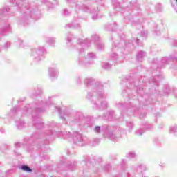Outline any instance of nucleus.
<instances>
[{
	"label": "nucleus",
	"mask_w": 177,
	"mask_h": 177,
	"mask_svg": "<svg viewBox=\"0 0 177 177\" xmlns=\"http://www.w3.org/2000/svg\"><path fill=\"white\" fill-rule=\"evenodd\" d=\"M24 114H27V113H32V119L34 127L37 129H44V132L42 134L43 138L49 143V140H53L56 136L58 138H63L64 139H67V138H71V133L70 132H62L53 131L52 128L57 127V124L55 122H48L46 126L44 125V122L41 120V113L45 111V109L41 107H36L32 109V106L28 104L25 106L24 109L20 110Z\"/></svg>",
	"instance_id": "nucleus-1"
},
{
	"label": "nucleus",
	"mask_w": 177,
	"mask_h": 177,
	"mask_svg": "<svg viewBox=\"0 0 177 177\" xmlns=\"http://www.w3.org/2000/svg\"><path fill=\"white\" fill-rule=\"evenodd\" d=\"M84 85L91 91L88 92L86 99L91 100V103L100 110H104L109 107V103L105 99H107V93L104 92L103 84L100 82H97L92 77L84 79Z\"/></svg>",
	"instance_id": "nucleus-2"
},
{
	"label": "nucleus",
	"mask_w": 177,
	"mask_h": 177,
	"mask_svg": "<svg viewBox=\"0 0 177 177\" xmlns=\"http://www.w3.org/2000/svg\"><path fill=\"white\" fill-rule=\"evenodd\" d=\"M66 44L67 46H73L77 49L79 52V63L80 64H84V66H89L93 64V62L91 60H95L96 59V54L95 53H88L87 55L85 53L87 48H89L91 45V41L88 39L82 40L81 39H75L74 36L69 33L66 37Z\"/></svg>",
	"instance_id": "nucleus-3"
},
{
	"label": "nucleus",
	"mask_w": 177,
	"mask_h": 177,
	"mask_svg": "<svg viewBox=\"0 0 177 177\" xmlns=\"http://www.w3.org/2000/svg\"><path fill=\"white\" fill-rule=\"evenodd\" d=\"M140 39L139 37L133 38L131 40H128L126 41L125 40H121L120 43H115L112 45L111 48V54L110 56L111 63L112 64H115L118 63V60L120 57H118V54L116 52H122L124 50V48L125 46L127 48H133L134 45H140Z\"/></svg>",
	"instance_id": "nucleus-4"
},
{
	"label": "nucleus",
	"mask_w": 177,
	"mask_h": 177,
	"mask_svg": "<svg viewBox=\"0 0 177 177\" xmlns=\"http://www.w3.org/2000/svg\"><path fill=\"white\" fill-rule=\"evenodd\" d=\"M95 133H100L103 132V136L106 139H109L112 142H117L118 140V136L115 134V131L111 130V127L110 126H95L93 129Z\"/></svg>",
	"instance_id": "nucleus-5"
},
{
	"label": "nucleus",
	"mask_w": 177,
	"mask_h": 177,
	"mask_svg": "<svg viewBox=\"0 0 177 177\" xmlns=\"http://www.w3.org/2000/svg\"><path fill=\"white\" fill-rule=\"evenodd\" d=\"M39 11H38V8L35 6H28L24 8L23 18L24 20H30V19H38L39 16H37L39 15Z\"/></svg>",
	"instance_id": "nucleus-6"
},
{
	"label": "nucleus",
	"mask_w": 177,
	"mask_h": 177,
	"mask_svg": "<svg viewBox=\"0 0 177 177\" xmlns=\"http://www.w3.org/2000/svg\"><path fill=\"white\" fill-rule=\"evenodd\" d=\"M45 48L44 47H38L36 48L32 49V57L36 63H39L41 60H44L45 59V57L44 55H45Z\"/></svg>",
	"instance_id": "nucleus-7"
},
{
	"label": "nucleus",
	"mask_w": 177,
	"mask_h": 177,
	"mask_svg": "<svg viewBox=\"0 0 177 177\" xmlns=\"http://www.w3.org/2000/svg\"><path fill=\"white\" fill-rule=\"evenodd\" d=\"M73 122H75V124H78V125H81L82 127L88 125V118H85L84 114H82L81 112H77L76 113L75 119L73 120Z\"/></svg>",
	"instance_id": "nucleus-8"
},
{
	"label": "nucleus",
	"mask_w": 177,
	"mask_h": 177,
	"mask_svg": "<svg viewBox=\"0 0 177 177\" xmlns=\"http://www.w3.org/2000/svg\"><path fill=\"white\" fill-rule=\"evenodd\" d=\"M73 143L75 145H77V146H84V145H86V140L82 137V135L77 131L73 132Z\"/></svg>",
	"instance_id": "nucleus-9"
},
{
	"label": "nucleus",
	"mask_w": 177,
	"mask_h": 177,
	"mask_svg": "<svg viewBox=\"0 0 177 177\" xmlns=\"http://www.w3.org/2000/svg\"><path fill=\"white\" fill-rule=\"evenodd\" d=\"M53 102H54L53 97H49L48 100L46 102H44L43 101L41 102L36 101L35 105L36 106H51L52 104H55Z\"/></svg>",
	"instance_id": "nucleus-10"
},
{
	"label": "nucleus",
	"mask_w": 177,
	"mask_h": 177,
	"mask_svg": "<svg viewBox=\"0 0 177 177\" xmlns=\"http://www.w3.org/2000/svg\"><path fill=\"white\" fill-rule=\"evenodd\" d=\"M48 75L50 78H57L59 77V70L55 67H50L48 68Z\"/></svg>",
	"instance_id": "nucleus-11"
},
{
	"label": "nucleus",
	"mask_w": 177,
	"mask_h": 177,
	"mask_svg": "<svg viewBox=\"0 0 177 177\" xmlns=\"http://www.w3.org/2000/svg\"><path fill=\"white\" fill-rule=\"evenodd\" d=\"M102 118L104 120H107L108 121H113L114 120H116L115 113H114V111H111L109 112H107L106 115L102 116Z\"/></svg>",
	"instance_id": "nucleus-12"
},
{
	"label": "nucleus",
	"mask_w": 177,
	"mask_h": 177,
	"mask_svg": "<svg viewBox=\"0 0 177 177\" xmlns=\"http://www.w3.org/2000/svg\"><path fill=\"white\" fill-rule=\"evenodd\" d=\"M10 31V26L8 25L3 29H0V36L6 35ZM3 47L0 45V52H2Z\"/></svg>",
	"instance_id": "nucleus-13"
},
{
	"label": "nucleus",
	"mask_w": 177,
	"mask_h": 177,
	"mask_svg": "<svg viewBox=\"0 0 177 177\" xmlns=\"http://www.w3.org/2000/svg\"><path fill=\"white\" fill-rule=\"evenodd\" d=\"M55 111H57L59 113V117H60V118H62V120H64V118H66V116L68 117V113L62 112V109L57 106H55Z\"/></svg>",
	"instance_id": "nucleus-14"
},
{
	"label": "nucleus",
	"mask_w": 177,
	"mask_h": 177,
	"mask_svg": "<svg viewBox=\"0 0 177 177\" xmlns=\"http://www.w3.org/2000/svg\"><path fill=\"white\" fill-rule=\"evenodd\" d=\"M175 59H177V58L176 57L168 58L167 57H165L162 59V64H169V63H171V62H174Z\"/></svg>",
	"instance_id": "nucleus-15"
},
{
	"label": "nucleus",
	"mask_w": 177,
	"mask_h": 177,
	"mask_svg": "<svg viewBox=\"0 0 177 177\" xmlns=\"http://www.w3.org/2000/svg\"><path fill=\"white\" fill-rule=\"evenodd\" d=\"M25 124L26 123L21 120L15 121V125L18 129H23V128H24Z\"/></svg>",
	"instance_id": "nucleus-16"
},
{
	"label": "nucleus",
	"mask_w": 177,
	"mask_h": 177,
	"mask_svg": "<svg viewBox=\"0 0 177 177\" xmlns=\"http://www.w3.org/2000/svg\"><path fill=\"white\" fill-rule=\"evenodd\" d=\"M150 127H147V125H145V127L143 129H140L136 131V135L138 136H142L143 133H145L146 129H149Z\"/></svg>",
	"instance_id": "nucleus-17"
},
{
	"label": "nucleus",
	"mask_w": 177,
	"mask_h": 177,
	"mask_svg": "<svg viewBox=\"0 0 177 177\" xmlns=\"http://www.w3.org/2000/svg\"><path fill=\"white\" fill-rule=\"evenodd\" d=\"M146 56V53L144 51H140L137 54V60L138 62H143V59H145V57Z\"/></svg>",
	"instance_id": "nucleus-18"
},
{
	"label": "nucleus",
	"mask_w": 177,
	"mask_h": 177,
	"mask_svg": "<svg viewBox=\"0 0 177 177\" xmlns=\"http://www.w3.org/2000/svg\"><path fill=\"white\" fill-rule=\"evenodd\" d=\"M130 88L131 89L134 88V90L136 91L137 93H140V91H143V88L142 87L135 85V82L131 83Z\"/></svg>",
	"instance_id": "nucleus-19"
},
{
	"label": "nucleus",
	"mask_w": 177,
	"mask_h": 177,
	"mask_svg": "<svg viewBox=\"0 0 177 177\" xmlns=\"http://www.w3.org/2000/svg\"><path fill=\"white\" fill-rule=\"evenodd\" d=\"M113 65V64L109 63V62H102L101 63V67H102L104 68V70H110V68H111V66Z\"/></svg>",
	"instance_id": "nucleus-20"
},
{
	"label": "nucleus",
	"mask_w": 177,
	"mask_h": 177,
	"mask_svg": "<svg viewBox=\"0 0 177 177\" xmlns=\"http://www.w3.org/2000/svg\"><path fill=\"white\" fill-rule=\"evenodd\" d=\"M46 41L47 44H49V45H51L52 46H53V45H55V42H56L55 37H47Z\"/></svg>",
	"instance_id": "nucleus-21"
},
{
	"label": "nucleus",
	"mask_w": 177,
	"mask_h": 177,
	"mask_svg": "<svg viewBox=\"0 0 177 177\" xmlns=\"http://www.w3.org/2000/svg\"><path fill=\"white\" fill-rule=\"evenodd\" d=\"M97 10H93L90 12V13H91L93 15L92 16V19L93 20H97V19H99V15H97Z\"/></svg>",
	"instance_id": "nucleus-22"
},
{
	"label": "nucleus",
	"mask_w": 177,
	"mask_h": 177,
	"mask_svg": "<svg viewBox=\"0 0 177 177\" xmlns=\"http://www.w3.org/2000/svg\"><path fill=\"white\" fill-rule=\"evenodd\" d=\"M21 169H22V171H25L26 172H32V169H31V168H30V167L24 165L21 167Z\"/></svg>",
	"instance_id": "nucleus-23"
},
{
	"label": "nucleus",
	"mask_w": 177,
	"mask_h": 177,
	"mask_svg": "<svg viewBox=\"0 0 177 177\" xmlns=\"http://www.w3.org/2000/svg\"><path fill=\"white\" fill-rule=\"evenodd\" d=\"M146 169H147V168L146 167V165H140L137 167V170L139 171L140 172H144V171H146Z\"/></svg>",
	"instance_id": "nucleus-24"
},
{
	"label": "nucleus",
	"mask_w": 177,
	"mask_h": 177,
	"mask_svg": "<svg viewBox=\"0 0 177 177\" xmlns=\"http://www.w3.org/2000/svg\"><path fill=\"white\" fill-rule=\"evenodd\" d=\"M135 106L130 105L129 106V108L127 109V112L128 113H131L130 115H133V111H135Z\"/></svg>",
	"instance_id": "nucleus-25"
},
{
	"label": "nucleus",
	"mask_w": 177,
	"mask_h": 177,
	"mask_svg": "<svg viewBox=\"0 0 177 177\" xmlns=\"http://www.w3.org/2000/svg\"><path fill=\"white\" fill-rule=\"evenodd\" d=\"M68 26L70 28H80L81 26L79 25V24H69Z\"/></svg>",
	"instance_id": "nucleus-26"
},
{
	"label": "nucleus",
	"mask_w": 177,
	"mask_h": 177,
	"mask_svg": "<svg viewBox=\"0 0 177 177\" xmlns=\"http://www.w3.org/2000/svg\"><path fill=\"white\" fill-rule=\"evenodd\" d=\"M97 46L98 49L100 50H103V49H104V44L103 43L100 42V41H98L97 43Z\"/></svg>",
	"instance_id": "nucleus-27"
},
{
	"label": "nucleus",
	"mask_w": 177,
	"mask_h": 177,
	"mask_svg": "<svg viewBox=\"0 0 177 177\" xmlns=\"http://www.w3.org/2000/svg\"><path fill=\"white\" fill-rule=\"evenodd\" d=\"M161 78H162V76L161 75H159L158 76H156L155 77H153L152 79V82L156 83L158 81H160V80H161Z\"/></svg>",
	"instance_id": "nucleus-28"
},
{
	"label": "nucleus",
	"mask_w": 177,
	"mask_h": 177,
	"mask_svg": "<svg viewBox=\"0 0 177 177\" xmlns=\"http://www.w3.org/2000/svg\"><path fill=\"white\" fill-rule=\"evenodd\" d=\"M176 132H177V125L170 127V129H169L170 133H175Z\"/></svg>",
	"instance_id": "nucleus-29"
},
{
	"label": "nucleus",
	"mask_w": 177,
	"mask_h": 177,
	"mask_svg": "<svg viewBox=\"0 0 177 177\" xmlns=\"http://www.w3.org/2000/svg\"><path fill=\"white\" fill-rule=\"evenodd\" d=\"M77 167V162H73L72 164L68 165V169H71V171H74V168Z\"/></svg>",
	"instance_id": "nucleus-30"
},
{
	"label": "nucleus",
	"mask_w": 177,
	"mask_h": 177,
	"mask_svg": "<svg viewBox=\"0 0 177 177\" xmlns=\"http://www.w3.org/2000/svg\"><path fill=\"white\" fill-rule=\"evenodd\" d=\"M127 157L129 158H135L136 157V153L134 151H131L128 153Z\"/></svg>",
	"instance_id": "nucleus-31"
},
{
	"label": "nucleus",
	"mask_w": 177,
	"mask_h": 177,
	"mask_svg": "<svg viewBox=\"0 0 177 177\" xmlns=\"http://www.w3.org/2000/svg\"><path fill=\"white\" fill-rule=\"evenodd\" d=\"M140 38L142 39H146V38H147V32L143 31V32H141L140 33Z\"/></svg>",
	"instance_id": "nucleus-32"
},
{
	"label": "nucleus",
	"mask_w": 177,
	"mask_h": 177,
	"mask_svg": "<svg viewBox=\"0 0 177 177\" xmlns=\"http://www.w3.org/2000/svg\"><path fill=\"white\" fill-rule=\"evenodd\" d=\"M18 111H20V109L13 108L12 109H11L10 114V115H13V114H15V113H18Z\"/></svg>",
	"instance_id": "nucleus-33"
},
{
	"label": "nucleus",
	"mask_w": 177,
	"mask_h": 177,
	"mask_svg": "<svg viewBox=\"0 0 177 177\" xmlns=\"http://www.w3.org/2000/svg\"><path fill=\"white\" fill-rule=\"evenodd\" d=\"M127 125L129 127V131L133 129V123L132 122H127Z\"/></svg>",
	"instance_id": "nucleus-34"
},
{
	"label": "nucleus",
	"mask_w": 177,
	"mask_h": 177,
	"mask_svg": "<svg viewBox=\"0 0 177 177\" xmlns=\"http://www.w3.org/2000/svg\"><path fill=\"white\" fill-rule=\"evenodd\" d=\"M80 9L83 10V12H89V8L85 5L81 6Z\"/></svg>",
	"instance_id": "nucleus-35"
},
{
	"label": "nucleus",
	"mask_w": 177,
	"mask_h": 177,
	"mask_svg": "<svg viewBox=\"0 0 177 177\" xmlns=\"http://www.w3.org/2000/svg\"><path fill=\"white\" fill-rule=\"evenodd\" d=\"M91 38H92V40L91 41H93L94 42H96L99 41V36L97 35H93Z\"/></svg>",
	"instance_id": "nucleus-36"
},
{
	"label": "nucleus",
	"mask_w": 177,
	"mask_h": 177,
	"mask_svg": "<svg viewBox=\"0 0 177 177\" xmlns=\"http://www.w3.org/2000/svg\"><path fill=\"white\" fill-rule=\"evenodd\" d=\"M2 48L3 49H8V48H10V42L9 41L6 42V44Z\"/></svg>",
	"instance_id": "nucleus-37"
},
{
	"label": "nucleus",
	"mask_w": 177,
	"mask_h": 177,
	"mask_svg": "<svg viewBox=\"0 0 177 177\" xmlns=\"http://www.w3.org/2000/svg\"><path fill=\"white\" fill-rule=\"evenodd\" d=\"M124 20H125V21H128L129 23H131V21H132V19H131V17H129V16H126L124 17Z\"/></svg>",
	"instance_id": "nucleus-38"
},
{
	"label": "nucleus",
	"mask_w": 177,
	"mask_h": 177,
	"mask_svg": "<svg viewBox=\"0 0 177 177\" xmlns=\"http://www.w3.org/2000/svg\"><path fill=\"white\" fill-rule=\"evenodd\" d=\"M63 15H64V16H68V15H70V12H68V10L67 9H65V10H64Z\"/></svg>",
	"instance_id": "nucleus-39"
},
{
	"label": "nucleus",
	"mask_w": 177,
	"mask_h": 177,
	"mask_svg": "<svg viewBox=\"0 0 177 177\" xmlns=\"http://www.w3.org/2000/svg\"><path fill=\"white\" fill-rule=\"evenodd\" d=\"M23 3H26V1L17 2V5L18 6V8H21V5H23Z\"/></svg>",
	"instance_id": "nucleus-40"
},
{
	"label": "nucleus",
	"mask_w": 177,
	"mask_h": 177,
	"mask_svg": "<svg viewBox=\"0 0 177 177\" xmlns=\"http://www.w3.org/2000/svg\"><path fill=\"white\" fill-rule=\"evenodd\" d=\"M21 144H20L19 142H16L15 144V149H19V147H21Z\"/></svg>",
	"instance_id": "nucleus-41"
},
{
	"label": "nucleus",
	"mask_w": 177,
	"mask_h": 177,
	"mask_svg": "<svg viewBox=\"0 0 177 177\" xmlns=\"http://www.w3.org/2000/svg\"><path fill=\"white\" fill-rule=\"evenodd\" d=\"M94 142H95V143H94V146H95V145H98V143L100 142V140L99 138H95V139L94 140Z\"/></svg>",
	"instance_id": "nucleus-42"
},
{
	"label": "nucleus",
	"mask_w": 177,
	"mask_h": 177,
	"mask_svg": "<svg viewBox=\"0 0 177 177\" xmlns=\"http://www.w3.org/2000/svg\"><path fill=\"white\" fill-rule=\"evenodd\" d=\"M10 9V7L7 6L3 8V12H9Z\"/></svg>",
	"instance_id": "nucleus-43"
},
{
	"label": "nucleus",
	"mask_w": 177,
	"mask_h": 177,
	"mask_svg": "<svg viewBox=\"0 0 177 177\" xmlns=\"http://www.w3.org/2000/svg\"><path fill=\"white\" fill-rule=\"evenodd\" d=\"M76 82L77 84H81V77H77Z\"/></svg>",
	"instance_id": "nucleus-44"
},
{
	"label": "nucleus",
	"mask_w": 177,
	"mask_h": 177,
	"mask_svg": "<svg viewBox=\"0 0 177 177\" xmlns=\"http://www.w3.org/2000/svg\"><path fill=\"white\" fill-rule=\"evenodd\" d=\"M0 133H6L5 129L2 127L0 128Z\"/></svg>",
	"instance_id": "nucleus-45"
},
{
	"label": "nucleus",
	"mask_w": 177,
	"mask_h": 177,
	"mask_svg": "<svg viewBox=\"0 0 177 177\" xmlns=\"http://www.w3.org/2000/svg\"><path fill=\"white\" fill-rule=\"evenodd\" d=\"M115 10H116L117 12H121V10H120V6H117L115 8Z\"/></svg>",
	"instance_id": "nucleus-46"
},
{
	"label": "nucleus",
	"mask_w": 177,
	"mask_h": 177,
	"mask_svg": "<svg viewBox=\"0 0 177 177\" xmlns=\"http://www.w3.org/2000/svg\"><path fill=\"white\" fill-rule=\"evenodd\" d=\"M19 42L20 46H23V45L21 44H23V40L19 39Z\"/></svg>",
	"instance_id": "nucleus-47"
},
{
	"label": "nucleus",
	"mask_w": 177,
	"mask_h": 177,
	"mask_svg": "<svg viewBox=\"0 0 177 177\" xmlns=\"http://www.w3.org/2000/svg\"><path fill=\"white\" fill-rule=\"evenodd\" d=\"M111 168V166L109 165H106V167H105V169H110Z\"/></svg>",
	"instance_id": "nucleus-48"
},
{
	"label": "nucleus",
	"mask_w": 177,
	"mask_h": 177,
	"mask_svg": "<svg viewBox=\"0 0 177 177\" xmlns=\"http://www.w3.org/2000/svg\"><path fill=\"white\" fill-rule=\"evenodd\" d=\"M8 147V145H4V147L3 148H1L2 150H5V149H6Z\"/></svg>",
	"instance_id": "nucleus-49"
},
{
	"label": "nucleus",
	"mask_w": 177,
	"mask_h": 177,
	"mask_svg": "<svg viewBox=\"0 0 177 177\" xmlns=\"http://www.w3.org/2000/svg\"><path fill=\"white\" fill-rule=\"evenodd\" d=\"M156 32V35H160V31L156 30V32Z\"/></svg>",
	"instance_id": "nucleus-50"
},
{
	"label": "nucleus",
	"mask_w": 177,
	"mask_h": 177,
	"mask_svg": "<svg viewBox=\"0 0 177 177\" xmlns=\"http://www.w3.org/2000/svg\"><path fill=\"white\" fill-rule=\"evenodd\" d=\"M15 153L17 154V156H19V153H17V152H16V151H14Z\"/></svg>",
	"instance_id": "nucleus-51"
},
{
	"label": "nucleus",
	"mask_w": 177,
	"mask_h": 177,
	"mask_svg": "<svg viewBox=\"0 0 177 177\" xmlns=\"http://www.w3.org/2000/svg\"><path fill=\"white\" fill-rule=\"evenodd\" d=\"M118 107H124V105H119Z\"/></svg>",
	"instance_id": "nucleus-52"
},
{
	"label": "nucleus",
	"mask_w": 177,
	"mask_h": 177,
	"mask_svg": "<svg viewBox=\"0 0 177 177\" xmlns=\"http://www.w3.org/2000/svg\"><path fill=\"white\" fill-rule=\"evenodd\" d=\"M122 162H125V160H122Z\"/></svg>",
	"instance_id": "nucleus-53"
},
{
	"label": "nucleus",
	"mask_w": 177,
	"mask_h": 177,
	"mask_svg": "<svg viewBox=\"0 0 177 177\" xmlns=\"http://www.w3.org/2000/svg\"><path fill=\"white\" fill-rule=\"evenodd\" d=\"M86 165H89V162H87Z\"/></svg>",
	"instance_id": "nucleus-54"
},
{
	"label": "nucleus",
	"mask_w": 177,
	"mask_h": 177,
	"mask_svg": "<svg viewBox=\"0 0 177 177\" xmlns=\"http://www.w3.org/2000/svg\"><path fill=\"white\" fill-rule=\"evenodd\" d=\"M140 118H143V116H142V115H140Z\"/></svg>",
	"instance_id": "nucleus-55"
},
{
	"label": "nucleus",
	"mask_w": 177,
	"mask_h": 177,
	"mask_svg": "<svg viewBox=\"0 0 177 177\" xmlns=\"http://www.w3.org/2000/svg\"><path fill=\"white\" fill-rule=\"evenodd\" d=\"M137 10H139V7L137 8Z\"/></svg>",
	"instance_id": "nucleus-56"
},
{
	"label": "nucleus",
	"mask_w": 177,
	"mask_h": 177,
	"mask_svg": "<svg viewBox=\"0 0 177 177\" xmlns=\"http://www.w3.org/2000/svg\"><path fill=\"white\" fill-rule=\"evenodd\" d=\"M70 1H71V0H67L68 2H70Z\"/></svg>",
	"instance_id": "nucleus-57"
},
{
	"label": "nucleus",
	"mask_w": 177,
	"mask_h": 177,
	"mask_svg": "<svg viewBox=\"0 0 177 177\" xmlns=\"http://www.w3.org/2000/svg\"><path fill=\"white\" fill-rule=\"evenodd\" d=\"M124 15H127V12H124Z\"/></svg>",
	"instance_id": "nucleus-58"
},
{
	"label": "nucleus",
	"mask_w": 177,
	"mask_h": 177,
	"mask_svg": "<svg viewBox=\"0 0 177 177\" xmlns=\"http://www.w3.org/2000/svg\"><path fill=\"white\" fill-rule=\"evenodd\" d=\"M129 97H132V96H131V95H129Z\"/></svg>",
	"instance_id": "nucleus-59"
},
{
	"label": "nucleus",
	"mask_w": 177,
	"mask_h": 177,
	"mask_svg": "<svg viewBox=\"0 0 177 177\" xmlns=\"http://www.w3.org/2000/svg\"><path fill=\"white\" fill-rule=\"evenodd\" d=\"M135 12V10H133V12Z\"/></svg>",
	"instance_id": "nucleus-60"
},
{
	"label": "nucleus",
	"mask_w": 177,
	"mask_h": 177,
	"mask_svg": "<svg viewBox=\"0 0 177 177\" xmlns=\"http://www.w3.org/2000/svg\"><path fill=\"white\" fill-rule=\"evenodd\" d=\"M113 24H114V26H115V23H114Z\"/></svg>",
	"instance_id": "nucleus-61"
}]
</instances>
